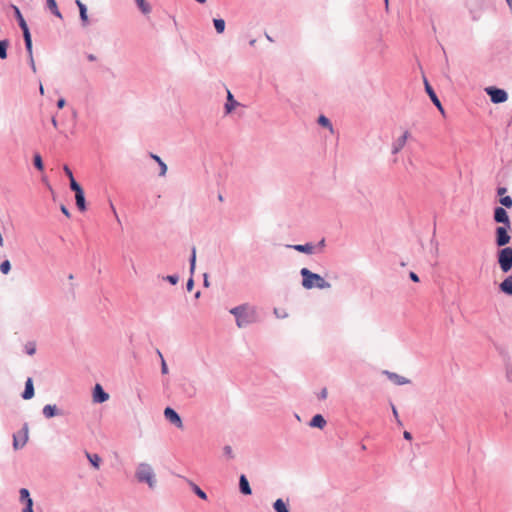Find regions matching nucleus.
I'll return each mask as SVG.
<instances>
[{
  "label": "nucleus",
  "mask_w": 512,
  "mask_h": 512,
  "mask_svg": "<svg viewBox=\"0 0 512 512\" xmlns=\"http://www.w3.org/2000/svg\"><path fill=\"white\" fill-rule=\"evenodd\" d=\"M293 248L296 251L311 254L314 250V246L312 244H305V245H295Z\"/></svg>",
  "instance_id": "nucleus-26"
},
{
  "label": "nucleus",
  "mask_w": 512,
  "mask_h": 512,
  "mask_svg": "<svg viewBox=\"0 0 512 512\" xmlns=\"http://www.w3.org/2000/svg\"><path fill=\"white\" fill-rule=\"evenodd\" d=\"M20 499L26 501V504L28 503V500L31 499L29 491L26 488L20 489Z\"/></svg>",
  "instance_id": "nucleus-36"
},
{
  "label": "nucleus",
  "mask_w": 512,
  "mask_h": 512,
  "mask_svg": "<svg viewBox=\"0 0 512 512\" xmlns=\"http://www.w3.org/2000/svg\"><path fill=\"white\" fill-rule=\"evenodd\" d=\"M498 264L502 272L507 273L512 268V248L504 247L498 251Z\"/></svg>",
  "instance_id": "nucleus-4"
},
{
  "label": "nucleus",
  "mask_w": 512,
  "mask_h": 512,
  "mask_svg": "<svg viewBox=\"0 0 512 512\" xmlns=\"http://www.w3.org/2000/svg\"><path fill=\"white\" fill-rule=\"evenodd\" d=\"M237 105H238V102L234 100L233 95L228 90L227 91V103L225 105L226 112L230 113Z\"/></svg>",
  "instance_id": "nucleus-20"
},
{
  "label": "nucleus",
  "mask_w": 512,
  "mask_h": 512,
  "mask_svg": "<svg viewBox=\"0 0 512 512\" xmlns=\"http://www.w3.org/2000/svg\"><path fill=\"white\" fill-rule=\"evenodd\" d=\"M218 198H219V200H220V201H223V197H222V195H219V197H218Z\"/></svg>",
  "instance_id": "nucleus-61"
},
{
  "label": "nucleus",
  "mask_w": 512,
  "mask_h": 512,
  "mask_svg": "<svg viewBox=\"0 0 512 512\" xmlns=\"http://www.w3.org/2000/svg\"><path fill=\"white\" fill-rule=\"evenodd\" d=\"M199 3H205L206 0H196Z\"/></svg>",
  "instance_id": "nucleus-59"
},
{
  "label": "nucleus",
  "mask_w": 512,
  "mask_h": 512,
  "mask_svg": "<svg viewBox=\"0 0 512 512\" xmlns=\"http://www.w3.org/2000/svg\"><path fill=\"white\" fill-rule=\"evenodd\" d=\"M70 188L75 192V194L83 191L75 179L70 180Z\"/></svg>",
  "instance_id": "nucleus-34"
},
{
  "label": "nucleus",
  "mask_w": 512,
  "mask_h": 512,
  "mask_svg": "<svg viewBox=\"0 0 512 512\" xmlns=\"http://www.w3.org/2000/svg\"><path fill=\"white\" fill-rule=\"evenodd\" d=\"M302 276V286L305 289H328L331 287L330 283L327 282L321 275L311 272L308 268H302L301 271Z\"/></svg>",
  "instance_id": "nucleus-1"
},
{
  "label": "nucleus",
  "mask_w": 512,
  "mask_h": 512,
  "mask_svg": "<svg viewBox=\"0 0 512 512\" xmlns=\"http://www.w3.org/2000/svg\"><path fill=\"white\" fill-rule=\"evenodd\" d=\"M27 352H28V354H30V355L34 354V352H35V347H31V348L27 349Z\"/></svg>",
  "instance_id": "nucleus-53"
},
{
  "label": "nucleus",
  "mask_w": 512,
  "mask_h": 512,
  "mask_svg": "<svg viewBox=\"0 0 512 512\" xmlns=\"http://www.w3.org/2000/svg\"><path fill=\"white\" fill-rule=\"evenodd\" d=\"M204 284L205 286H208V280H207V276L205 275V279H204Z\"/></svg>",
  "instance_id": "nucleus-56"
},
{
  "label": "nucleus",
  "mask_w": 512,
  "mask_h": 512,
  "mask_svg": "<svg viewBox=\"0 0 512 512\" xmlns=\"http://www.w3.org/2000/svg\"><path fill=\"white\" fill-rule=\"evenodd\" d=\"M164 416L170 423L175 425L177 428H179V429L183 428V422H182L180 416L178 415V413L174 409H172L170 407L165 408Z\"/></svg>",
  "instance_id": "nucleus-8"
},
{
  "label": "nucleus",
  "mask_w": 512,
  "mask_h": 512,
  "mask_svg": "<svg viewBox=\"0 0 512 512\" xmlns=\"http://www.w3.org/2000/svg\"><path fill=\"white\" fill-rule=\"evenodd\" d=\"M159 356L161 357V361H162V363H161V371H162L163 374H167L168 373V367H167L166 362H165V360H164V358H163V356H162V354L160 352H159Z\"/></svg>",
  "instance_id": "nucleus-39"
},
{
  "label": "nucleus",
  "mask_w": 512,
  "mask_h": 512,
  "mask_svg": "<svg viewBox=\"0 0 512 512\" xmlns=\"http://www.w3.org/2000/svg\"><path fill=\"white\" fill-rule=\"evenodd\" d=\"M43 414L46 418H52L57 414L56 406L54 405H46L43 408Z\"/></svg>",
  "instance_id": "nucleus-23"
},
{
  "label": "nucleus",
  "mask_w": 512,
  "mask_h": 512,
  "mask_svg": "<svg viewBox=\"0 0 512 512\" xmlns=\"http://www.w3.org/2000/svg\"><path fill=\"white\" fill-rule=\"evenodd\" d=\"M507 192V189L505 187H499L497 189V194L501 197H504V194Z\"/></svg>",
  "instance_id": "nucleus-44"
},
{
  "label": "nucleus",
  "mask_w": 512,
  "mask_h": 512,
  "mask_svg": "<svg viewBox=\"0 0 512 512\" xmlns=\"http://www.w3.org/2000/svg\"><path fill=\"white\" fill-rule=\"evenodd\" d=\"M500 289L502 292L512 295V275L508 276L501 284Z\"/></svg>",
  "instance_id": "nucleus-17"
},
{
  "label": "nucleus",
  "mask_w": 512,
  "mask_h": 512,
  "mask_svg": "<svg viewBox=\"0 0 512 512\" xmlns=\"http://www.w3.org/2000/svg\"><path fill=\"white\" fill-rule=\"evenodd\" d=\"M108 398L109 395L103 390L102 386L100 384H96L93 393V400L97 403H103L107 401Z\"/></svg>",
  "instance_id": "nucleus-12"
},
{
  "label": "nucleus",
  "mask_w": 512,
  "mask_h": 512,
  "mask_svg": "<svg viewBox=\"0 0 512 512\" xmlns=\"http://www.w3.org/2000/svg\"><path fill=\"white\" fill-rule=\"evenodd\" d=\"M325 425H326V421L323 418V416L320 415V414L315 415L311 419V422H310V426L311 427H317V428H320V429H322Z\"/></svg>",
  "instance_id": "nucleus-18"
},
{
  "label": "nucleus",
  "mask_w": 512,
  "mask_h": 512,
  "mask_svg": "<svg viewBox=\"0 0 512 512\" xmlns=\"http://www.w3.org/2000/svg\"><path fill=\"white\" fill-rule=\"evenodd\" d=\"M63 170L65 174L68 176L69 180L75 179L71 169L67 165L64 166Z\"/></svg>",
  "instance_id": "nucleus-41"
},
{
  "label": "nucleus",
  "mask_w": 512,
  "mask_h": 512,
  "mask_svg": "<svg viewBox=\"0 0 512 512\" xmlns=\"http://www.w3.org/2000/svg\"><path fill=\"white\" fill-rule=\"evenodd\" d=\"M190 262H191V272H193L194 269H195V263H196V250H195V248H193V250H192V256H191Z\"/></svg>",
  "instance_id": "nucleus-38"
},
{
  "label": "nucleus",
  "mask_w": 512,
  "mask_h": 512,
  "mask_svg": "<svg viewBox=\"0 0 512 512\" xmlns=\"http://www.w3.org/2000/svg\"><path fill=\"white\" fill-rule=\"evenodd\" d=\"M389 377L397 385H404V384L409 383V380L407 378L397 375V374H394V373L389 374Z\"/></svg>",
  "instance_id": "nucleus-25"
},
{
  "label": "nucleus",
  "mask_w": 512,
  "mask_h": 512,
  "mask_svg": "<svg viewBox=\"0 0 512 512\" xmlns=\"http://www.w3.org/2000/svg\"><path fill=\"white\" fill-rule=\"evenodd\" d=\"M135 1L142 13H144V14L150 13L151 7L148 3H146L145 0H135Z\"/></svg>",
  "instance_id": "nucleus-28"
},
{
  "label": "nucleus",
  "mask_w": 512,
  "mask_h": 512,
  "mask_svg": "<svg viewBox=\"0 0 512 512\" xmlns=\"http://www.w3.org/2000/svg\"><path fill=\"white\" fill-rule=\"evenodd\" d=\"M194 491L195 493L201 498V499H206L207 498V495L204 491H202L198 486H194Z\"/></svg>",
  "instance_id": "nucleus-37"
},
{
  "label": "nucleus",
  "mask_w": 512,
  "mask_h": 512,
  "mask_svg": "<svg viewBox=\"0 0 512 512\" xmlns=\"http://www.w3.org/2000/svg\"><path fill=\"white\" fill-rule=\"evenodd\" d=\"M28 440L27 428H23L17 434L13 436V446L15 449L22 448Z\"/></svg>",
  "instance_id": "nucleus-11"
},
{
  "label": "nucleus",
  "mask_w": 512,
  "mask_h": 512,
  "mask_svg": "<svg viewBox=\"0 0 512 512\" xmlns=\"http://www.w3.org/2000/svg\"><path fill=\"white\" fill-rule=\"evenodd\" d=\"M327 395H328V391H327V388H323L319 394V398L320 399H326L327 398Z\"/></svg>",
  "instance_id": "nucleus-43"
},
{
  "label": "nucleus",
  "mask_w": 512,
  "mask_h": 512,
  "mask_svg": "<svg viewBox=\"0 0 512 512\" xmlns=\"http://www.w3.org/2000/svg\"><path fill=\"white\" fill-rule=\"evenodd\" d=\"M34 165L40 171L44 169L42 158L39 154L34 155Z\"/></svg>",
  "instance_id": "nucleus-32"
},
{
  "label": "nucleus",
  "mask_w": 512,
  "mask_h": 512,
  "mask_svg": "<svg viewBox=\"0 0 512 512\" xmlns=\"http://www.w3.org/2000/svg\"><path fill=\"white\" fill-rule=\"evenodd\" d=\"M510 226H498L495 230V242L498 247H504L510 242L508 230Z\"/></svg>",
  "instance_id": "nucleus-5"
},
{
  "label": "nucleus",
  "mask_w": 512,
  "mask_h": 512,
  "mask_svg": "<svg viewBox=\"0 0 512 512\" xmlns=\"http://www.w3.org/2000/svg\"><path fill=\"white\" fill-rule=\"evenodd\" d=\"M65 104H66V102H65V99H63V98L59 99L57 102V106L60 109H62L65 106Z\"/></svg>",
  "instance_id": "nucleus-49"
},
{
  "label": "nucleus",
  "mask_w": 512,
  "mask_h": 512,
  "mask_svg": "<svg viewBox=\"0 0 512 512\" xmlns=\"http://www.w3.org/2000/svg\"><path fill=\"white\" fill-rule=\"evenodd\" d=\"M3 245H4V240H3L2 234L0 233V247H3Z\"/></svg>",
  "instance_id": "nucleus-54"
},
{
  "label": "nucleus",
  "mask_w": 512,
  "mask_h": 512,
  "mask_svg": "<svg viewBox=\"0 0 512 512\" xmlns=\"http://www.w3.org/2000/svg\"><path fill=\"white\" fill-rule=\"evenodd\" d=\"M230 312L236 317L238 327H244L256 320V311L247 305L235 307Z\"/></svg>",
  "instance_id": "nucleus-2"
},
{
  "label": "nucleus",
  "mask_w": 512,
  "mask_h": 512,
  "mask_svg": "<svg viewBox=\"0 0 512 512\" xmlns=\"http://www.w3.org/2000/svg\"><path fill=\"white\" fill-rule=\"evenodd\" d=\"M485 92L490 96L491 101L495 104L503 103L508 99V95L503 89L491 86L485 88Z\"/></svg>",
  "instance_id": "nucleus-6"
},
{
  "label": "nucleus",
  "mask_w": 512,
  "mask_h": 512,
  "mask_svg": "<svg viewBox=\"0 0 512 512\" xmlns=\"http://www.w3.org/2000/svg\"><path fill=\"white\" fill-rule=\"evenodd\" d=\"M273 508L275 512H290L287 504L282 499H277L273 504Z\"/></svg>",
  "instance_id": "nucleus-22"
},
{
  "label": "nucleus",
  "mask_w": 512,
  "mask_h": 512,
  "mask_svg": "<svg viewBox=\"0 0 512 512\" xmlns=\"http://www.w3.org/2000/svg\"><path fill=\"white\" fill-rule=\"evenodd\" d=\"M61 211H62V213H63L67 218H70V216H71V215H70L69 210L66 208V206L62 205V206H61Z\"/></svg>",
  "instance_id": "nucleus-46"
},
{
  "label": "nucleus",
  "mask_w": 512,
  "mask_h": 512,
  "mask_svg": "<svg viewBox=\"0 0 512 512\" xmlns=\"http://www.w3.org/2000/svg\"><path fill=\"white\" fill-rule=\"evenodd\" d=\"M40 92H41L42 94H43V92H44V89H43V87H42V86L40 87Z\"/></svg>",
  "instance_id": "nucleus-60"
},
{
  "label": "nucleus",
  "mask_w": 512,
  "mask_h": 512,
  "mask_svg": "<svg viewBox=\"0 0 512 512\" xmlns=\"http://www.w3.org/2000/svg\"><path fill=\"white\" fill-rule=\"evenodd\" d=\"M11 269V265H10V262L8 260H5L3 261L1 264H0V271L3 273V274H8L9 271Z\"/></svg>",
  "instance_id": "nucleus-33"
},
{
  "label": "nucleus",
  "mask_w": 512,
  "mask_h": 512,
  "mask_svg": "<svg viewBox=\"0 0 512 512\" xmlns=\"http://www.w3.org/2000/svg\"><path fill=\"white\" fill-rule=\"evenodd\" d=\"M87 58H88L89 61H95L96 60V57L93 54H89L87 56Z\"/></svg>",
  "instance_id": "nucleus-52"
},
{
  "label": "nucleus",
  "mask_w": 512,
  "mask_h": 512,
  "mask_svg": "<svg viewBox=\"0 0 512 512\" xmlns=\"http://www.w3.org/2000/svg\"><path fill=\"white\" fill-rule=\"evenodd\" d=\"M318 123L324 127H328L330 129H332V126H331V123L329 121L328 118H326L325 116L321 115L318 119Z\"/></svg>",
  "instance_id": "nucleus-35"
},
{
  "label": "nucleus",
  "mask_w": 512,
  "mask_h": 512,
  "mask_svg": "<svg viewBox=\"0 0 512 512\" xmlns=\"http://www.w3.org/2000/svg\"><path fill=\"white\" fill-rule=\"evenodd\" d=\"M425 89H426V92L428 93L430 99L435 104V106L439 109V111L441 113H444V109L442 107V104H441L440 100L438 99V97L435 94L434 90L432 89V87L429 85V83L426 80H425Z\"/></svg>",
  "instance_id": "nucleus-13"
},
{
  "label": "nucleus",
  "mask_w": 512,
  "mask_h": 512,
  "mask_svg": "<svg viewBox=\"0 0 512 512\" xmlns=\"http://www.w3.org/2000/svg\"><path fill=\"white\" fill-rule=\"evenodd\" d=\"M15 10H16L17 18L19 20V25H20L21 29L23 30V36H24V41H25V46H26L27 52H28V54H31V41L32 40H31V35L29 32L28 26H27L23 16L21 15L19 9L15 8Z\"/></svg>",
  "instance_id": "nucleus-7"
},
{
  "label": "nucleus",
  "mask_w": 512,
  "mask_h": 512,
  "mask_svg": "<svg viewBox=\"0 0 512 512\" xmlns=\"http://www.w3.org/2000/svg\"><path fill=\"white\" fill-rule=\"evenodd\" d=\"M393 414L395 415V417L398 416V413H397V410L395 409V407H393Z\"/></svg>",
  "instance_id": "nucleus-55"
},
{
  "label": "nucleus",
  "mask_w": 512,
  "mask_h": 512,
  "mask_svg": "<svg viewBox=\"0 0 512 512\" xmlns=\"http://www.w3.org/2000/svg\"><path fill=\"white\" fill-rule=\"evenodd\" d=\"M224 452L226 455H228L230 458L233 457V454H232V448L230 446H225L224 447Z\"/></svg>",
  "instance_id": "nucleus-45"
},
{
  "label": "nucleus",
  "mask_w": 512,
  "mask_h": 512,
  "mask_svg": "<svg viewBox=\"0 0 512 512\" xmlns=\"http://www.w3.org/2000/svg\"><path fill=\"white\" fill-rule=\"evenodd\" d=\"M76 205L80 211L86 210L84 191L75 194Z\"/></svg>",
  "instance_id": "nucleus-21"
},
{
  "label": "nucleus",
  "mask_w": 512,
  "mask_h": 512,
  "mask_svg": "<svg viewBox=\"0 0 512 512\" xmlns=\"http://www.w3.org/2000/svg\"><path fill=\"white\" fill-rule=\"evenodd\" d=\"M216 31L220 34L225 30V21L223 19H214L213 21Z\"/></svg>",
  "instance_id": "nucleus-30"
},
{
  "label": "nucleus",
  "mask_w": 512,
  "mask_h": 512,
  "mask_svg": "<svg viewBox=\"0 0 512 512\" xmlns=\"http://www.w3.org/2000/svg\"><path fill=\"white\" fill-rule=\"evenodd\" d=\"M151 157L157 162V165L160 166V176H164L167 172V165L161 160L159 156L151 154Z\"/></svg>",
  "instance_id": "nucleus-27"
},
{
  "label": "nucleus",
  "mask_w": 512,
  "mask_h": 512,
  "mask_svg": "<svg viewBox=\"0 0 512 512\" xmlns=\"http://www.w3.org/2000/svg\"><path fill=\"white\" fill-rule=\"evenodd\" d=\"M33 396H34L33 381H32L31 378H28L26 383H25V390H24V392L22 394V397L25 400H28V399H31Z\"/></svg>",
  "instance_id": "nucleus-14"
},
{
  "label": "nucleus",
  "mask_w": 512,
  "mask_h": 512,
  "mask_svg": "<svg viewBox=\"0 0 512 512\" xmlns=\"http://www.w3.org/2000/svg\"><path fill=\"white\" fill-rule=\"evenodd\" d=\"M52 123H53V125L56 127L57 122H56V120H55V119H53V120H52Z\"/></svg>",
  "instance_id": "nucleus-58"
},
{
  "label": "nucleus",
  "mask_w": 512,
  "mask_h": 512,
  "mask_svg": "<svg viewBox=\"0 0 512 512\" xmlns=\"http://www.w3.org/2000/svg\"><path fill=\"white\" fill-rule=\"evenodd\" d=\"M410 136L409 131H404L403 134L394 140L392 143V153L397 154L399 153L404 146L406 145L407 139Z\"/></svg>",
  "instance_id": "nucleus-10"
},
{
  "label": "nucleus",
  "mask_w": 512,
  "mask_h": 512,
  "mask_svg": "<svg viewBox=\"0 0 512 512\" xmlns=\"http://www.w3.org/2000/svg\"><path fill=\"white\" fill-rule=\"evenodd\" d=\"M409 277H410V279H411L412 281H414V282H419V277H418V275H417L416 273H414V272H410Z\"/></svg>",
  "instance_id": "nucleus-47"
},
{
  "label": "nucleus",
  "mask_w": 512,
  "mask_h": 512,
  "mask_svg": "<svg viewBox=\"0 0 512 512\" xmlns=\"http://www.w3.org/2000/svg\"><path fill=\"white\" fill-rule=\"evenodd\" d=\"M23 512H33V500L29 499L26 507L23 509Z\"/></svg>",
  "instance_id": "nucleus-40"
},
{
  "label": "nucleus",
  "mask_w": 512,
  "mask_h": 512,
  "mask_svg": "<svg viewBox=\"0 0 512 512\" xmlns=\"http://www.w3.org/2000/svg\"><path fill=\"white\" fill-rule=\"evenodd\" d=\"M86 457L87 459L89 460V462L91 463V465L95 468V469H99L100 468V463H101V458L98 454H91L89 452H86Z\"/></svg>",
  "instance_id": "nucleus-19"
},
{
  "label": "nucleus",
  "mask_w": 512,
  "mask_h": 512,
  "mask_svg": "<svg viewBox=\"0 0 512 512\" xmlns=\"http://www.w3.org/2000/svg\"><path fill=\"white\" fill-rule=\"evenodd\" d=\"M76 4L79 8L80 18L83 22V25L86 26L88 24L87 8L80 0H76Z\"/></svg>",
  "instance_id": "nucleus-16"
},
{
  "label": "nucleus",
  "mask_w": 512,
  "mask_h": 512,
  "mask_svg": "<svg viewBox=\"0 0 512 512\" xmlns=\"http://www.w3.org/2000/svg\"><path fill=\"white\" fill-rule=\"evenodd\" d=\"M9 46L8 40H2L0 41V58L6 59L7 58V48Z\"/></svg>",
  "instance_id": "nucleus-29"
},
{
  "label": "nucleus",
  "mask_w": 512,
  "mask_h": 512,
  "mask_svg": "<svg viewBox=\"0 0 512 512\" xmlns=\"http://www.w3.org/2000/svg\"><path fill=\"white\" fill-rule=\"evenodd\" d=\"M166 279L173 285L178 282V277L174 275H169Z\"/></svg>",
  "instance_id": "nucleus-42"
},
{
  "label": "nucleus",
  "mask_w": 512,
  "mask_h": 512,
  "mask_svg": "<svg viewBox=\"0 0 512 512\" xmlns=\"http://www.w3.org/2000/svg\"><path fill=\"white\" fill-rule=\"evenodd\" d=\"M494 221L504 226H511L510 218L503 207H496L494 210Z\"/></svg>",
  "instance_id": "nucleus-9"
},
{
  "label": "nucleus",
  "mask_w": 512,
  "mask_h": 512,
  "mask_svg": "<svg viewBox=\"0 0 512 512\" xmlns=\"http://www.w3.org/2000/svg\"><path fill=\"white\" fill-rule=\"evenodd\" d=\"M385 1V5H386V8L388 7V0H384Z\"/></svg>",
  "instance_id": "nucleus-62"
},
{
  "label": "nucleus",
  "mask_w": 512,
  "mask_h": 512,
  "mask_svg": "<svg viewBox=\"0 0 512 512\" xmlns=\"http://www.w3.org/2000/svg\"><path fill=\"white\" fill-rule=\"evenodd\" d=\"M47 5H48V8L51 10V12L58 18H62V14L61 12L59 11L58 7H57V3L55 0H47Z\"/></svg>",
  "instance_id": "nucleus-24"
},
{
  "label": "nucleus",
  "mask_w": 512,
  "mask_h": 512,
  "mask_svg": "<svg viewBox=\"0 0 512 512\" xmlns=\"http://www.w3.org/2000/svg\"><path fill=\"white\" fill-rule=\"evenodd\" d=\"M499 202L501 205H503L506 208L512 207V198L510 196H504L499 199Z\"/></svg>",
  "instance_id": "nucleus-31"
},
{
  "label": "nucleus",
  "mask_w": 512,
  "mask_h": 512,
  "mask_svg": "<svg viewBox=\"0 0 512 512\" xmlns=\"http://www.w3.org/2000/svg\"><path fill=\"white\" fill-rule=\"evenodd\" d=\"M506 1H507V3H508L510 0H506Z\"/></svg>",
  "instance_id": "nucleus-63"
},
{
  "label": "nucleus",
  "mask_w": 512,
  "mask_h": 512,
  "mask_svg": "<svg viewBox=\"0 0 512 512\" xmlns=\"http://www.w3.org/2000/svg\"><path fill=\"white\" fill-rule=\"evenodd\" d=\"M136 478L139 482H145L150 488L156 486L155 474L152 467L147 463H141L136 471Z\"/></svg>",
  "instance_id": "nucleus-3"
},
{
  "label": "nucleus",
  "mask_w": 512,
  "mask_h": 512,
  "mask_svg": "<svg viewBox=\"0 0 512 512\" xmlns=\"http://www.w3.org/2000/svg\"><path fill=\"white\" fill-rule=\"evenodd\" d=\"M193 286H194V282H193V280H192V279H189V280H188V282H187V289H188L189 291H191V290H192V288H193Z\"/></svg>",
  "instance_id": "nucleus-50"
},
{
  "label": "nucleus",
  "mask_w": 512,
  "mask_h": 512,
  "mask_svg": "<svg viewBox=\"0 0 512 512\" xmlns=\"http://www.w3.org/2000/svg\"><path fill=\"white\" fill-rule=\"evenodd\" d=\"M508 5H509L510 9L512 10V0H510V1L508 2Z\"/></svg>",
  "instance_id": "nucleus-57"
},
{
  "label": "nucleus",
  "mask_w": 512,
  "mask_h": 512,
  "mask_svg": "<svg viewBox=\"0 0 512 512\" xmlns=\"http://www.w3.org/2000/svg\"><path fill=\"white\" fill-rule=\"evenodd\" d=\"M403 436H404V438H405V439H407V440H411V439H412V435H411V433H410V432H408V431H405V432L403 433Z\"/></svg>",
  "instance_id": "nucleus-51"
},
{
  "label": "nucleus",
  "mask_w": 512,
  "mask_h": 512,
  "mask_svg": "<svg viewBox=\"0 0 512 512\" xmlns=\"http://www.w3.org/2000/svg\"><path fill=\"white\" fill-rule=\"evenodd\" d=\"M29 57H30V64H31V67L33 69V71L35 72L36 71V67H35V62H34V58H33V54H29Z\"/></svg>",
  "instance_id": "nucleus-48"
},
{
  "label": "nucleus",
  "mask_w": 512,
  "mask_h": 512,
  "mask_svg": "<svg viewBox=\"0 0 512 512\" xmlns=\"http://www.w3.org/2000/svg\"><path fill=\"white\" fill-rule=\"evenodd\" d=\"M239 487L241 493L244 495H250L252 493L249 482L245 475H241L239 478Z\"/></svg>",
  "instance_id": "nucleus-15"
}]
</instances>
